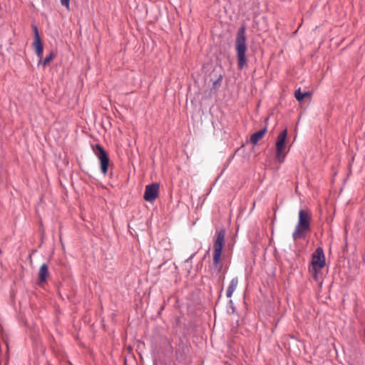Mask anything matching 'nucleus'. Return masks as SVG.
<instances>
[{
  "label": "nucleus",
  "instance_id": "f257e3e1",
  "mask_svg": "<svg viewBox=\"0 0 365 365\" xmlns=\"http://www.w3.org/2000/svg\"><path fill=\"white\" fill-rule=\"evenodd\" d=\"M225 232L224 230H217L214 240V251L212 257V276L217 277L218 280L224 279V274L226 272L224 269V264L222 261V251L225 243Z\"/></svg>",
  "mask_w": 365,
  "mask_h": 365
},
{
  "label": "nucleus",
  "instance_id": "f03ea898",
  "mask_svg": "<svg viewBox=\"0 0 365 365\" xmlns=\"http://www.w3.org/2000/svg\"><path fill=\"white\" fill-rule=\"evenodd\" d=\"M246 38V28L242 26L237 33L235 41V49L237 58V66L242 70L247 66L246 51L247 50Z\"/></svg>",
  "mask_w": 365,
  "mask_h": 365
},
{
  "label": "nucleus",
  "instance_id": "7ed1b4c3",
  "mask_svg": "<svg viewBox=\"0 0 365 365\" xmlns=\"http://www.w3.org/2000/svg\"><path fill=\"white\" fill-rule=\"evenodd\" d=\"M312 215L307 210H300L299 212V221L292 234L294 240L302 239L305 233L310 230Z\"/></svg>",
  "mask_w": 365,
  "mask_h": 365
},
{
  "label": "nucleus",
  "instance_id": "20e7f679",
  "mask_svg": "<svg viewBox=\"0 0 365 365\" xmlns=\"http://www.w3.org/2000/svg\"><path fill=\"white\" fill-rule=\"evenodd\" d=\"M311 265L313 270L320 272V270L325 266V256L324 250L321 247H319L313 252L312 255Z\"/></svg>",
  "mask_w": 365,
  "mask_h": 365
},
{
  "label": "nucleus",
  "instance_id": "39448f33",
  "mask_svg": "<svg viewBox=\"0 0 365 365\" xmlns=\"http://www.w3.org/2000/svg\"><path fill=\"white\" fill-rule=\"evenodd\" d=\"M287 135V130L284 129L277 136L276 142V158L282 162L285 156V140Z\"/></svg>",
  "mask_w": 365,
  "mask_h": 365
},
{
  "label": "nucleus",
  "instance_id": "423d86ee",
  "mask_svg": "<svg viewBox=\"0 0 365 365\" xmlns=\"http://www.w3.org/2000/svg\"><path fill=\"white\" fill-rule=\"evenodd\" d=\"M96 148L98 150L96 155L100 161L101 170L103 174L106 175L108 173L109 158L108 156V154L106 153V152L101 145H96Z\"/></svg>",
  "mask_w": 365,
  "mask_h": 365
},
{
  "label": "nucleus",
  "instance_id": "0eeeda50",
  "mask_svg": "<svg viewBox=\"0 0 365 365\" xmlns=\"http://www.w3.org/2000/svg\"><path fill=\"white\" fill-rule=\"evenodd\" d=\"M159 189L160 184L158 182L146 185L143 196L144 199L148 202L154 201L158 195Z\"/></svg>",
  "mask_w": 365,
  "mask_h": 365
},
{
  "label": "nucleus",
  "instance_id": "6e6552de",
  "mask_svg": "<svg viewBox=\"0 0 365 365\" xmlns=\"http://www.w3.org/2000/svg\"><path fill=\"white\" fill-rule=\"evenodd\" d=\"M48 275V267L47 264L44 263L41 264L38 271V283L41 284L45 282Z\"/></svg>",
  "mask_w": 365,
  "mask_h": 365
},
{
  "label": "nucleus",
  "instance_id": "1a4fd4ad",
  "mask_svg": "<svg viewBox=\"0 0 365 365\" xmlns=\"http://www.w3.org/2000/svg\"><path fill=\"white\" fill-rule=\"evenodd\" d=\"M266 133L267 128H264L263 129L255 132L250 136V143L253 145L257 144V143L262 139Z\"/></svg>",
  "mask_w": 365,
  "mask_h": 365
},
{
  "label": "nucleus",
  "instance_id": "9d476101",
  "mask_svg": "<svg viewBox=\"0 0 365 365\" xmlns=\"http://www.w3.org/2000/svg\"><path fill=\"white\" fill-rule=\"evenodd\" d=\"M33 46H34L36 55L38 58H41L43 56V46L41 40L37 39V38H36V40H34Z\"/></svg>",
  "mask_w": 365,
  "mask_h": 365
},
{
  "label": "nucleus",
  "instance_id": "9b49d317",
  "mask_svg": "<svg viewBox=\"0 0 365 365\" xmlns=\"http://www.w3.org/2000/svg\"><path fill=\"white\" fill-rule=\"evenodd\" d=\"M237 285H238V278L237 277L232 278V280L230 281L229 286L227 287V292H226L227 297L230 298L232 297V295L233 292H235V290L236 289Z\"/></svg>",
  "mask_w": 365,
  "mask_h": 365
},
{
  "label": "nucleus",
  "instance_id": "f8f14e48",
  "mask_svg": "<svg viewBox=\"0 0 365 365\" xmlns=\"http://www.w3.org/2000/svg\"><path fill=\"white\" fill-rule=\"evenodd\" d=\"M55 58V54L53 51H51L50 53L46 56L43 60L41 58L39 60L38 63V66L41 65L43 67H46L50 62Z\"/></svg>",
  "mask_w": 365,
  "mask_h": 365
},
{
  "label": "nucleus",
  "instance_id": "ddd939ff",
  "mask_svg": "<svg viewBox=\"0 0 365 365\" xmlns=\"http://www.w3.org/2000/svg\"><path fill=\"white\" fill-rule=\"evenodd\" d=\"M294 96L296 99L299 101H302L305 98V95H303V93L300 91V88L295 91Z\"/></svg>",
  "mask_w": 365,
  "mask_h": 365
},
{
  "label": "nucleus",
  "instance_id": "4468645a",
  "mask_svg": "<svg viewBox=\"0 0 365 365\" xmlns=\"http://www.w3.org/2000/svg\"><path fill=\"white\" fill-rule=\"evenodd\" d=\"M32 28H33L34 33V40H36V38L41 39V37H40V35L38 33V27L35 24H33Z\"/></svg>",
  "mask_w": 365,
  "mask_h": 365
},
{
  "label": "nucleus",
  "instance_id": "2eb2a0df",
  "mask_svg": "<svg viewBox=\"0 0 365 365\" xmlns=\"http://www.w3.org/2000/svg\"><path fill=\"white\" fill-rule=\"evenodd\" d=\"M32 28H33L34 33V40H36V38L41 39V37H40V35L38 33V27L35 24H33Z\"/></svg>",
  "mask_w": 365,
  "mask_h": 365
},
{
  "label": "nucleus",
  "instance_id": "dca6fc26",
  "mask_svg": "<svg viewBox=\"0 0 365 365\" xmlns=\"http://www.w3.org/2000/svg\"><path fill=\"white\" fill-rule=\"evenodd\" d=\"M62 6H65L67 9L70 8V0H60Z\"/></svg>",
  "mask_w": 365,
  "mask_h": 365
},
{
  "label": "nucleus",
  "instance_id": "f3484780",
  "mask_svg": "<svg viewBox=\"0 0 365 365\" xmlns=\"http://www.w3.org/2000/svg\"><path fill=\"white\" fill-rule=\"evenodd\" d=\"M314 271V274H313V277L314 279L317 281V282H319V277H318V273L319 272H316V270H313Z\"/></svg>",
  "mask_w": 365,
  "mask_h": 365
},
{
  "label": "nucleus",
  "instance_id": "a211bd4d",
  "mask_svg": "<svg viewBox=\"0 0 365 365\" xmlns=\"http://www.w3.org/2000/svg\"><path fill=\"white\" fill-rule=\"evenodd\" d=\"M303 95H305V97L307 96H309V92H305L303 93Z\"/></svg>",
  "mask_w": 365,
  "mask_h": 365
}]
</instances>
